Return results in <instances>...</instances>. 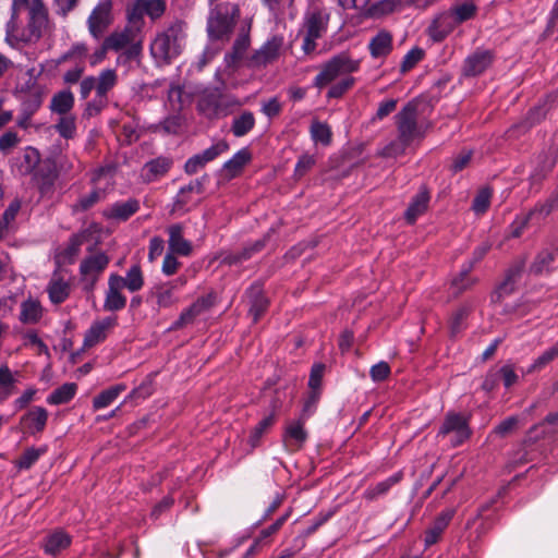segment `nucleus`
Masks as SVG:
<instances>
[{"instance_id":"obj_1","label":"nucleus","mask_w":558,"mask_h":558,"mask_svg":"<svg viewBox=\"0 0 558 558\" xmlns=\"http://www.w3.org/2000/svg\"><path fill=\"white\" fill-rule=\"evenodd\" d=\"M47 26V12L41 0H13L12 16L7 25L11 46L37 40Z\"/></svg>"},{"instance_id":"obj_2","label":"nucleus","mask_w":558,"mask_h":558,"mask_svg":"<svg viewBox=\"0 0 558 558\" xmlns=\"http://www.w3.org/2000/svg\"><path fill=\"white\" fill-rule=\"evenodd\" d=\"M360 62L351 59L348 54L341 53L326 62L314 80V85L322 88L336 80L339 82L332 85L327 96L329 98L341 97L354 84L351 73L359 70Z\"/></svg>"},{"instance_id":"obj_3","label":"nucleus","mask_w":558,"mask_h":558,"mask_svg":"<svg viewBox=\"0 0 558 558\" xmlns=\"http://www.w3.org/2000/svg\"><path fill=\"white\" fill-rule=\"evenodd\" d=\"M398 138L389 143L381 151L385 157H398L407 147L424 135V131L416 122V107L408 104L396 117Z\"/></svg>"},{"instance_id":"obj_4","label":"nucleus","mask_w":558,"mask_h":558,"mask_svg":"<svg viewBox=\"0 0 558 558\" xmlns=\"http://www.w3.org/2000/svg\"><path fill=\"white\" fill-rule=\"evenodd\" d=\"M183 24L178 22L159 33L150 45V53L158 64L169 63L177 58L184 45Z\"/></svg>"},{"instance_id":"obj_5","label":"nucleus","mask_w":558,"mask_h":558,"mask_svg":"<svg viewBox=\"0 0 558 558\" xmlns=\"http://www.w3.org/2000/svg\"><path fill=\"white\" fill-rule=\"evenodd\" d=\"M239 9L233 3H220L211 9L207 22V33L210 40H225L231 34Z\"/></svg>"},{"instance_id":"obj_6","label":"nucleus","mask_w":558,"mask_h":558,"mask_svg":"<svg viewBox=\"0 0 558 558\" xmlns=\"http://www.w3.org/2000/svg\"><path fill=\"white\" fill-rule=\"evenodd\" d=\"M329 13L326 9L311 5L304 15L302 33L304 34L302 49L305 53L314 51L316 40L327 29Z\"/></svg>"},{"instance_id":"obj_7","label":"nucleus","mask_w":558,"mask_h":558,"mask_svg":"<svg viewBox=\"0 0 558 558\" xmlns=\"http://www.w3.org/2000/svg\"><path fill=\"white\" fill-rule=\"evenodd\" d=\"M476 11V7L471 2L457 5L450 13H444L434 20L428 28L430 37L436 40H442L453 28L456 24L471 19Z\"/></svg>"},{"instance_id":"obj_8","label":"nucleus","mask_w":558,"mask_h":558,"mask_svg":"<svg viewBox=\"0 0 558 558\" xmlns=\"http://www.w3.org/2000/svg\"><path fill=\"white\" fill-rule=\"evenodd\" d=\"M438 437L446 439L452 446H459L470 437V428L466 418L457 413H448Z\"/></svg>"},{"instance_id":"obj_9","label":"nucleus","mask_w":558,"mask_h":558,"mask_svg":"<svg viewBox=\"0 0 558 558\" xmlns=\"http://www.w3.org/2000/svg\"><path fill=\"white\" fill-rule=\"evenodd\" d=\"M105 41L106 47L111 50L119 51L125 49L128 58L137 57L142 49L138 31L129 25L122 32L111 34Z\"/></svg>"},{"instance_id":"obj_10","label":"nucleus","mask_w":558,"mask_h":558,"mask_svg":"<svg viewBox=\"0 0 558 558\" xmlns=\"http://www.w3.org/2000/svg\"><path fill=\"white\" fill-rule=\"evenodd\" d=\"M288 48L289 46L286 44L282 35H274L255 51L252 57V63L255 66H266L277 61Z\"/></svg>"},{"instance_id":"obj_11","label":"nucleus","mask_w":558,"mask_h":558,"mask_svg":"<svg viewBox=\"0 0 558 558\" xmlns=\"http://www.w3.org/2000/svg\"><path fill=\"white\" fill-rule=\"evenodd\" d=\"M112 1L99 0L87 19L89 34L99 39L107 27L112 23Z\"/></svg>"},{"instance_id":"obj_12","label":"nucleus","mask_w":558,"mask_h":558,"mask_svg":"<svg viewBox=\"0 0 558 558\" xmlns=\"http://www.w3.org/2000/svg\"><path fill=\"white\" fill-rule=\"evenodd\" d=\"M434 0H380L371 5H366L362 11V17L364 19H380L395 11L401 10L402 8L414 4L418 8L426 7Z\"/></svg>"},{"instance_id":"obj_13","label":"nucleus","mask_w":558,"mask_h":558,"mask_svg":"<svg viewBox=\"0 0 558 558\" xmlns=\"http://www.w3.org/2000/svg\"><path fill=\"white\" fill-rule=\"evenodd\" d=\"M111 180L112 170L109 168L100 169L94 178L95 190H93L89 194L81 197L78 203L75 205V208L85 210L99 202L104 197L105 187L110 185Z\"/></svg>"},{"instance_id":"obj_14","label":"nucleus","mask_w":558,"mask_h":558,"mask_svg":"<svg viewBox=\"0 0 558 558\" xmlns=\"http://www.w3.org/2000/svg\"><path fill=\"white\" fill-rule=\"evenodd\" d=\"M109 258L104 253H96L85 258L81 264V274L89 288L93 287L99 274L107 267Z\"/></svg>"},{"instance_id":"obj_15","label":"nucleus","mask_w":558,"mask_h":558,"mask_svg":"<svg viewBox=\"0 0 558 558\" xmlns=\"http://www.w3.org/2000/svg\"><path fill=\"white\" fill-rule=\"evenodd\" d=\"M122 277L116 274L110 275L108 279V290L106 293V300L104 307L107 311H119L122 310L126 304V298L122 293L123 288L121 287Z\"/></svg>"},{"instance_id":"obj_16","label":"nucleus","mask_w":558,"mask_h":558,"mask_svg":"<svg viewBox=\"0 0 558 558\" xmlns=\"http://www.w3.org/2000/svg\"><path fill=\"white\" fill-rule=\"evenodd\" d=\"M215 301L216 296L214 293L202 296L180 315L179 319L174 323V327L179 328L192 323L196 316L211 307Z\"/></svg>"},{"instance_id":"obj_17","label":"nucleus","mask_w":558,"mask_h":558,"mask_svg":"<svg viewBox=\"0 0 558 558\" xmlns=\"http://www.w3.org/2000/svg\"><path fill=\"white\" fill-rule=\"evenodd\" d=\"M453 514H454V510L448 509V510L442 511L435 519L433 524L427 529V531L425 533L424 542L427 547L436 544L439 541L441 534L447 529L449 522L453 518Z\"/></svg>"},{"instance_id":"obj_18","label":"nucleus","mask_w":558,"mask_h":558,"mask_svg":"<svg viewBox=\"0 0 558 558\" xmlns=\"http://www.w3.org/2000/svg\"><path fill=\"white\" fill-rule=\"evenodd\" d=\"M116 325V319L111 317L95 322L87 330L84 338L85 347H94L105 340L107 332Z\"/></svg>"},{"instance_id":"obj_19","label":"nucleus","mask_w":558,"mask_h":558,"mask_svg":"<svg viewBox=\"0 0 558 558\" xmlns=\"http://www.w3.org/2000/svg\"><path fill=\"white\" fill-rule=\"evenodd\" d=\"M71 541V536L68 533L62 530H56L46 536L43 547L46 554L56 556L66 549Z\"/></svg>"},{"instance_id":"obj_20","label":"nucleus","mask_w":558,"mask_h":558,"mask_svg":"<svg viewBox=\"0 0 558 558\" xmlns=\"http://www.w3.org/2000/svg\"><path fill=\"white\" fill-rule=\"evenodd\" d=\"M554 208V204L551 201L539 205L534 210L530 211L529 215L518 218L513 223L512 236H519L521 234L522 229L526 226L529 221L538 222L541 219L545 218Z\"/></svg>"},{"instance_id":"obj_21","label":"nucleus","mask_w":558,"mask_h":558,"mask_svg":"<svg viewBox=\"0 0 558 558\" xmlns=\"http://www.w3.org/2000/svg\"><path fill=\"white\" fill-rule=\"evenodd\" d=\"M140 208L136 199H128L125 202H118L105 210V216L117 220H126Z\"/></svg>"},{"instance_id":"obj_22","label":"nucleus","mask_w":558,"mask_h":558,"mask_svg":"<svg viewBox=\"0 0 558 558\" xmlns=\"http://www.w3.org/2000/svg\"><path fill=\"white\" fill-rule=\"evenodd\" d=\"M169 248L172 253L187 256L192 252V244L183 239L182 228L173 225L169 228Z\"/></svg>"},{"instance_id":"obj_23","label":"nucleus","mask_w":558,"mask_h":558,"mask_svg":"<svg viewBox=\"0 0 558 558\" xmlns=\"http://www.w3.org/2000/svg\"><path fill=\"white\" fill-rule=\"evenodd\" d=\"M19 372H12L8 365H0V402L8 399L15 391Z\"/></svg>"},{"instance_id":"obj_24","label":"nucleus","mask_w":558,"mask_h":558,"mask_svg":"<svg viewBox=\"0 0 558 558\" xmlns=\"http://www.w3.org/2000/svg\"><path fill=\"white\" fill-rule=\"evenodd\" d=\"M49 299L52 303H62L69 295L70 287L68 281L59 274H54L47 288Z\"/></svg>"},{"instance_id":"obj_25","label":"nucleus","mask_w":558,"mask_h":558,"mask_svg":"<svg viewBox=\"0 0 558 558\" xmlns=\"http://www.w3.org/2000/svg\"><path fill=\"white\" fill-rule=\"evenodd\" d=\"M492 56L488 51H477L465 60L464 72L468 75L481 74L490 64Z\"/></svg>"},{"instance_id":"obj_26","label":"nucleus","mask_w":558,"mask_h":558,"mask_svg":"<svg viewBox=\"0 0 558 558\" xmlns=\"http://www.w3.org/2000/svg\"><path fill=\"white\" fill-rule=\"evenodd\" d=\"M186 283L185 277H179L175 281L162 284L156 289L155 295L159 306L168 307L175 302L174 290L178 286Z\"/></svg>"},{"instance_id":"obj_27","label":"nucleus","mask_w":558,"mask_h":558,"mask_svg":"<svg viewBox=\"0 0 558 558\" xmlns=\"http://www.w3.org/2000/svg\"><path fill=\"white\" fill-rule=\"evenodd\" d=\"M41 69L32 68L27 70L17 81L16 92L28 93L39 96V87L37 86V77L40 75Z\"/></svg>"},{"instance_id":"obj_28","label":"nucleus","mask_w":558,"mask_h":558,"mask_svg":"<svg viewBox=\"0 0 558 558\" xmlns=\"http://www.w3.org/2000/svg\"><path fill=\"white\" fill-rule=\"evenodd\" d=\"M47 418V411L41 407H36L23 417V423L31 433L35 434L45 428Z\"/></svg>"},{"instance_id":"obj_29","label":"nucleus","mask_w":558,"mask_h":558,"mask_svg":"<svg viewBox=\"0 0 558 558\" xmlns=\"http://www.w3.org/2000/svg\"><path fill=\"white\" fill-rule=\"evenodd\" d=\"M392 48V37L386 32H379L375 37L369 41V51L372 57L380 58L387 56Z\"/></svg>"},{"instance_id":"obj_30","label":"nucleus","mask_w":558,"mask_h":558,"mask_svg":"<svg viewBox=\"0 0 558 558\" xmlns=\"http://www.w3.org/2000/svg\"><path fill=\"white\" fill-rule=\"evenodd\" d=\"M252 155L247 148H242L235 153L231 159L225 162L223 171L229 178L238 175L246 163L251 160Z\"/></svg>"},{"instance_id":"obj_31","label":"nucleus","mask_w":558,"mask_h":558,"mask_svg":"<svg viewBox=\"0 0 558 558\" xmlns=\"http://www.w3.org/2000/svg\"><path fill=\"white\" fill-rule=\"evenodd\" d=\"M171 167V160L168 158L159 157L148 161L142 171V175L147 181H154L163 175Z\"/></svg>"},{"instance_id":"obj_32","label":"nucleus","mask_w":558,"mask_h":558,"mask_svg":"<svg viewBox=\"0 0 558 558\" xmlns=\"http://www.w3.org/2000/svg\"><path fill=\"white\" fill-rule=\"evenodd\" d=\"M428 201L429 196L426 191H421L415 195L405 211L408 222H414L426 210Z\"/></svg>"},{"instance_id":"obj_33","label":"nucleus","mask_w":558,"mask_h":558,"mask_svg":"<svg viewBox=\"0 0 558 558\" xmlns=\"http://www.w3.org/2000/svg\"><path fill=\"white\" fill-rule=\"evenodd\" d=\"M74 106V96L70 90H61L56 94L50 104L52 112L60 116L70 114V110Z\"/></svg>"},{"instance_id":"obj_34","label":"nucleus","mask_w":558,"mask_h":558,"mask_svg":"<svg viewBox=\"0 0 558 558\" xmlns=\"http://www.w3.org/2000/svg\"><path fill=\"white\" fill-rule=\"evenodd\" d=\"M306 439V432L300 421L291 422L284 433V441L288 446L300 448Z\"/></svg>"},{"instance_id":"obj_35","label":"nucleus","mask_w":558,"mask_h":558,"mask_svg":"<svg viewBox=\"0 0 558 558\" xmlns=\"http://www.w3.org/2000/svg\"><path fill=\"white\" fill-rule=\"evenodd\" d=\"M558 265V251H544L537 255L531 266V270L535 274H543L549 271Z\"/></svg>"},{"instance_id":"obj_36","label":"nucleus","mask_w":558,"mask_h":558,"mask_svg":"<svg viewBox=\"0 0 558 558\" xmlns=\"http://www.w3.org/2000/svg\"><path fill=\"white\" fill-rule=\"evenodd\" d=\"M43 315V308L39 302L35 300H27L21 305L20 319L24 324H35Z\"/></svg>"},{"instance_id":"obj_37","label":"nucleus","mask_w":558,"mask_h":558,"mask_svg":"<svg viewBox=\"0 0 558 558\" xmlns=\"http://www.w3.org/2000/svg\"><path fill=\"white\" fill-rule=\"evenodd\" d=\"M117 73L114 70L107 69L100 72L96 78V94L97 97L105 98L107 93L116 85Z\"/></svg>"},{"instance_id":"obj_38","label":"nucleus","mask_w":558,"mask_h":558,"mask_svg":"<svg viewBox=\"0 0 558 558\" xmlns=\"http://www.w3.org/2000/svg\"><path fill=\"white\" fill-rule=\"evenodd\" d=\"M144 284V278L142 270L138 265L132 266L128 272L125 278L122 277L121 287L126 288L130 292H136L142 289Z\"/></svg>"},{"instance_id":"obj_39","label":"nucleus","mask_w":558,"mask_h":558,"mask_svg":"<svg viewBox=\"0 0 558 558\" xmlns=\"http://www.w3.org/2000/svg\"><path fill=\"white\" fill-rule=\"evenodd\" d=\"M125 389L123 385H117L110 387L109 389L104 390L99 393L93 401V407L95 410H100L109 407L119 395Z\"/></svg>"},{"instance_id":"obj_40","label":"nucleus","mask_w":558,"mask_h":558,"mask_svg":"<svg viewBox=\"0 0 558 558\" xmlns=\"http://www.w3.org/2000/svg\"><path fill=\"white\" fill-rule=\"evenodd\" d=\"M198 110L209 119L222 112L216 94L203 96L198 101Z\"/></svg>"},{"instance_id":"obj_41","label":"nucleus","mask_w":558,"mask_h":558,"mask_svg":"<svg viewBox=\"0 0 558 558\" xmlns=\"http://www.w3.org/2000/svg\"><path fill=\"white\" fill-rule=\"evenodd\" d=\"M144 15H146V11L143 0L134 1L126 9L128 25L140 32Z\"/></svg>"},{"instance_id":"obj_42","label":"nucleus","mask_w":558,"mask_h":558,"mask_svg":"<svg viewBox=\"0 0 558 558\" xmlns=\"http://www.w3.org/2000/svg\"><path fill=\"white\" fill-rule=\"evenodd\" d=\"M76 392V385L66 383L56 389L47 399L50 404H62L69 402Z\"/></svg>"},{"instance_id":"obj_43","label":"nucleus","mask_w":558,"mask_h":558,"mask_svg":"<svg viewBox=\"0 0 558 558\" xmlns=\"http://www.w3.org/2000/svg\"><path fill=\"white\" fill-rule=\"evenodd\" d=\"M54 129L64 138H73L76 133V119L73 114L60 116Z\"/></svg>"},{"instance_id":"obj_44","label":"nucleus","mask_w":558,"mask_h":558,"mask_svg":"<svg viewBox=\"0 0 558 558\" xmlns=\"http://www.w3.org/2000/svg\"><path fill=\"white\" fill-rule=\"evenodd\" d=\"M311 136L315 144L327 146L331 142L330 128L326 123L314 121L311 125Z\"/></svg>"},{"instance_id":"obj_45","label":"nucleus","mask_w":558,"mask_h":558,"mask_svg":"<svg viewBox=\"0 0 558 558\" xmlns=\"http://www.w3.org/2000/svg\"><path fill=\"white\" fill-rule=\"evenodd\" d=\"M251 307L250 314L254 320H257L267 307V300L263 295L259 288H253L251 291Z\"/></svg>"},{"instance_id":"obj_46","label":"nucleus","mask_w":558,"mask_h":558,"mask_svg":"<svg viewBox=\"0 0 558 558\" xmlns=\"http://www.w3.org/2000/svg\"><path fill=\"white\" fill-rule=\"evenodd\" d=\"M250 45V38L246 34L240 35L233 46L231 53L226 56V62L229 66L234 65L243 56Z\"/></svg>"},{"instance_id":"obj_47","label":"nucleus","mask_w":558,"mask_h":558,"mask_svg":"<svg viewBox=\"0 0 558 558\" xmlns=\"http://www.w3.org/2000/svg\"><path fill=\"white\" fill-rule=\"evenodd\" d=\"M254 116L251 112H244L234 120L232 131L235 136H243L254 126Z\"/></svg>"},{"instance_id":"obj_48","label":"nucleus","mask_w":558,"mask_h":558,"mask_svg":"<svg viewBox=\"0 0 558 558\" xmlns=\"http://www.w3.org/2000/svg\"><path fill=\"white\" fill-rule=\"evenodd\" d=\"M556 357H558V342L555 345L547 349L546 351H544L529 367L527 373L542 369Z\"/></svg>"},{"instance_id":"obj_49","label":"nucleus","mask_w":558,"mask_h":558,"mask_svg":"<svg viewBox=\"0 0 558 558\" xmlns=\"http://www.w3.org/2000/svg\"><path fill=\"white\" fill-rule=\"evenodd\" d=\"M46 447L26 449L19 459L17 466L20 469H29L39 459V457L46 452Z\"/></svg>"},{"instance_id":"obj_50","label":"nucleus","mask_w":558,"mask_h":558,"mask_svg":"<svg viewBox=\"0 0 558 558\" xmlns=\"http://www.w3.org/2000/svg\"><path fill=\"white\" fill-rule=\"evenodd\" d=\"M275 422L274 414H269L268 416L264 417L252 430L250 435V442L252 447L257 446L259 439L262 438L263 434L269 429Z\"/></svg>"},{"instance_id":"obj_51","label":"nucleus","mask_w":558,"mask_h":558,"mask_svg":"<svg viewBox=\"0 0 558 558\" xmlns=\"http://www.w3.org/2000/svg\"><path fill=\"white\" fill-rule=\"evenodd\" d=\"M473 266V263H469L463 267L459 276L452 279L451 286L454 289L456 293H459L470 287L473 280L469 277V272Z\"/></svg>"},{"instance_id":"obj_52","label":"nucleus","mask_w":558,"mask_h":558,"mask_svg":"<svg viewBox=\"0 0 558 558\" xmlns=\"http://www.w3.org/2000/svg\"><path fill=\"white\" fill-rule=\"evenodd\" d=\"M229 148V145L225 141H220L211 145L209 148L205 149L204 151L199 153V156L204 160L205 163L214 160L216 157L221 155L222 153L227 151Z\"/></svg>"},{"instance_id":"obj_53","label":"nucleus","mask_w":558,"mask_h":558,"mask_svg":"<svg viewBox=\"0 0 558 558\" xmlns=\"http://www.w3.org/2000/svg\"><path fill=\"white\" fill-rule=\"evenodd\" d=\"M490 191L488 189L481 190L473 202V210L476 214H484L490 204Z\"/></svg>"},{"instance_id":"obj_54","label":"nucleus","mask_w":558,"mask_h":558,"mask_svg":"<svg viewBox=\"0 0 558 558\" xmlns=\"http://www.w3.org/2000/svg\"><path fill=\"white\" fill-rule=\"evenodd\" d=\"M424 57V50L421 48L411 49L403 58L401 69L403 72L411 70Z\"/></svg>"},{"instance_id":"obj_55","label":"nucleus","mask_w":558,"mask_h":558,"mask_svg":"<svg viewBox=\"0 0 558 558\" xmlns=\"http://www.w3.org/2000/svg\"><path fill=\"white\" fill-rule=\"evenodd\" d=\"M499 378L506 388H510L518 383L519 376L511 365H504L498 369Z\"/></svg>"},{"instance_id":"obj_56","label":"nucleus","mask_w":558,"mask_h":558,"mask_svg":"<svg viewBox=\"0 0 558 558\" xmlns=\"http://www.w3.org/2000/svg\"><path fill=\"white\" fill-rule=\"evenodd\" d=\"M143 4L145 7L146 15L150 19L161 16L165 11L163 0H143Z\"/></svg>"},{"instance_id":"obj_57","label":"nucleus","mask_w":558,"mask_h":558,"mask_svg":"<svg viewBox=\"0 0 558 558\" xmlns=\"http://www.w3.org/2000/svg\"><path fill=\"white\" fill-rule=\"evenodd\" d=\"M19 143V135L14 131H8L0 136V151L8 154Z\"/></svg>"},{"instance_id":"obj_58","label":"nucleus","mask_w":558,"mask_h":558,"mask_svg":"<svg viewBox=\"0 0 558 558\" xmlns=\"http://www.w3.org/2000/svg\"><path fill=\"white\" fill-rule=\"evenodd\" d=\"M514 289V281L512 277H508L493 293V302H499L504 295L511 293Z\"/></svg>"},{"instance_id":"obj_59","label":"nucleus","mask_w":558,"mask_h":558,"mask_svg":"<svg viewBox=\"0 0 558 558\" xmlns=\"http://www.w3.org/2000/svg\"><path fill=\"white\" fill-rule=\"evenodd\" d=\"M390 367L386 362H379L371 368V377L374 381H381L388 377Z\"/></svg>"},{"instance_id":"obj_60","label":"nucleus","mask_w":558,"mask_h":558,"mask_svg":"<svg viewBox=\"0 0 558 558\" xmlns=\"http://www.w3.org/2000/svg\"><path fill=\"white\" fill-rule=\"evenodd\" d=\"M397 107V100L395 99H387L383 102H380L373 120H383L387 116H389L392 111H395Z\"/></svg>"},{"instance_id":"obj_61","label":"nucleus","mask_w":558,"mask_h":558,"mask_svg":"<svg viewBox=\"0 0 558 558\" xmlns=\"http://www.w3.org/2000/svg\"><path fill=\"white\" fill-rule=\"evenodd\" d=\"M80 244H81V242H80L77 236L73 238L71 240L68 248L58 255L59 262H64V263L72 262L73 257L78 252Z\"/></svg>"},{"instance_id":"obj_62","label":"nucleus","mask_w":558,"mask_h":558,"mask_svg":"<svg viewBox=\"0 0 558 558\" xmlns=\"http://www.w3.org/2000/svg\"><path fill=\"white\" fill-rule=\"evenodd\" d=\"M262 111L268 118H272L279 114V112L281 111V104L279 102L278 98H270L269 100L263 104Z\"/></svg>"},{"instance_id":"obj_63","label":"nucleus","mask_w":558,"mask_h":558,"mask_svg":"<svg viewBox=\"0 0 558 558\" xmlns=\"http://www.w3.org/2000/svg\"><path fill=\"white\" fill-rule=\"evenodd\" d=\"M24 344L32 347L38 351V353H43L47 351V347L44 344V342L39 339L36 332L31 331L27 332L24 337Z\"/></svg>"},{"instance_id":"obj_64","label":"nucleus","mask_w":558,"mask_h":558,"mask_svg":"<svg viewBox=\"0 0 558 558\" xmlns=\"http://www.w3.org/2000/svg\"><path fill=\"white\" fill-rule=\"evenodd\" d=\"M471 157H472V151L471 150H463V151H461L453 159V162H452V166H451L452 170L454 172L463 170L468 166V163L470 162Z\"/></svg>"}]
</instances>
